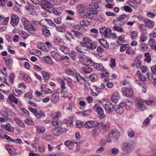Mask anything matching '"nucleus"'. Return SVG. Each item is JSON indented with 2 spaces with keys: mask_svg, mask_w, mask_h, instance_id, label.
<instances>
[{
  "mask_svg": "<svg viewBox=\"0 0 156 156\" xmlns=\"http://www.w3.org/2000/svg\"><path fill=\"white\" fill-rule=\"evenodd\" d=\"M101 125L102 129L105 132L107 131L109 129V127L110 125L109 122H101Z\"/></svg>",
  "mask_w": 156,
  "mask_h": 156,
  "instance_id": "19",
  "label": "nucleus"
},
{
  "mask_svg": "<svg viewBox=\"0 0 156 156\" xmlns=\"http://www.w3.org/2000/svg\"><path fill=\"white\" fill-rule=\"evenodd\" d=\"M92 3L90 4L88 7L90 11L91 9L98 8L99 7V4L101 3L100 0H92Z\"/></svg>",
  "mask_w": 156,
  "mask_h": 156,
  "instance_id": "13",
  "label": "nucleus"
},
{
  "mask_svg": "<svg viewBox=\"0 0 156 156\" xmlns=\"http://www.w3.org/2000/svg\"><path fill=\"white\" fill-rule=\"evenodd\" d=\"M90 44L89 48H88V49H90L92 50H93L96 49L98 45L97 43L96 42H92Z\"/></svg>",
  "mask_w": 156,
  "mask_h": 156,
  "instance_id": "44",
  "label": "nucleus"
},
{
  "mask_svg": "<svg viewBox=\"0 0 156 156\" xmlns=\"http://www.w3.org/2000/svg\"><path fill=\"white\" fill-rule=\"evenodd\" d=\"M94 87L97 93L95 92L92 89L90 88V93L93 96H97L100 93L102 92V90L101 88L97 87L95 86Z\"/></svg>",
  "mask_w": 156,
  "mask_h": 156,
  "instance_id": "21",
  "label": "nucleus"
},
{
  "mask_svg": "<svg viewBox=\"0 0 156 156\" xmlns=\"http://www.w3.org/2000/svg\"><path fill=\"white\" fill-rule=\"evenodd\" d=\"M87 58L88 57L84 55H81L80 56V61L81 62H86Z\"/></svg>",
  "mask_w": 156,
  "mask_h": 156,
  "instance_id": "63",
  "label": "nucleus"
},
{
  "mask_svg": "<svg viewBox=\"0 0 156 156\" xmlns=\"http://www.w3.org/2000/svg\"><path fill=\"white\" fill-rule=\"evenodd\" d=\"M89 78L91 81L94 82L97 78V76L95 74H92L89 76Z\"/></svg>",
  "mask_w": 156,
  "mask_h": 156,
  "instance_id": "61",
  "label": "nucleus"
},
{
  "mask_svg": "<svg viewBox=\"0 0 156 156\" xmlns=\"http://www.w3.org/2000/svg\"><path fill=\"white\" fill-rule=\"evenodd\" d=\"M113 27L115 31L116 30L122 33H124L125 32L124 30L121 27H116V26H114Z\"/></svg>",
  "mask_w": 156,
  "mask_h": 156,
  "instance_id": "54",
  "label": "nucleus"
},
{
  "mask_svg": "<svg viewBox=\"0 0 156 156\" xmlns=\"http://www.w3.org/2000/svg\"><path fill=\"white\" fill-rule=\"evenodd\" d=\"M109 136L110 138L116 139L119 136V131L115 129L111 130L109 132Z\"/></svg>",
  "mask_w": 156,
  "mask_h": 156,
  "instance_id": "14",
  "label": "nucleus"
},
{
  "mask_svg": "<svg viewBox=\"0 0 156 156\" xmlns=\"http://www.w3.org/2000/svg\"><path fill=\"white\" fill-rule=\"evenodd\" d=\"M66 125L69 127L72 126H73L72 118L70 117L66 121Z\"/></svg>",
  "mask_w": 156,
  "mask_h": 156,
  "instance_id": "60",
  "label": "nucleus"
},
{
  "mask_svg": "<svg viewBox=\"0 0 156 156\" xmlns=\"http://www.w3.org/2000/svg\"><path fill=\"white\" fill-rule=\"evenodd\" d=\"M4 60L7 67L9 68H10L11 65L13 62L12 59V58L8 59L7 58H4Z\"/></svg>",
  "mask_w": 156,
  "mask_h": 156,
  "instance_id": "27",
  "label": "nucleus"
},
{
  "mask_svg": "<svg viewBox=\"0 0 156 156\" xmlns=\"http://www.w3.org/2000/svg\"><path fill=\"white\" fill-rule=\"evenodd\" d=\"M119 98V95L117 92H114L111 96V99L112 101L114 103H117Z\"/></svg>",
  "mask_w": 156,
  "mask_h": 156,
  "instance_id": "20",
  "label": "nucleus"
},
{
  "mask_svg": "<svg viewBox=\"0 0 156 156\" xmlns=\"http://www.w3.org/2000/svg\"><path fill=\"white\" fill-rule=\"evenodd\" d=\"M133 143L127 142L124 143L121 146L122 150L126 155H129L131 152Z\"/></svg>",
  "mask_w": 156,
  "mask_h": 156,
  "instance_id": "2",
  "label": "nucleus"
},
{
  "mask_svg": "<svg viewBox=\"0 0 156 156\" xmlns=\"http://www.w3.org/2000/svg\"><path fill=\"white\" fill-rule=\"evenodd\" d=\"M63 129L61 127L54 128L52 129V132L54 135L56 136L60 135L63 132Z\"/></svg>",
  "mask_w": 156,
  "mask_h": 156,
  "instance_id": "16",
  "label": "nucleus"
},
{
  "mask_svg": "<svg viewBox=\"0 0 156 156\" xmlns=\"http://www.w3.org/2000/svg\"><path fill=\"white\" fill-rule=\"evenodd\" d=\"M25 123L28 125H32L34 124V122L28 118H27L25 120Z\"/></svg>",
  "mask_w": 156,
  "mask_h": 156,
  "instance_id": "64",
  "label": "nucleus"
},
{
  "mask_svg": "<svg viewBox=\"0 0 156 156\" xmlns=\"http://www.w3.org/2000/svg\"><path fill=\"white\" fill-rule=\"evenodd\" d=\"M13 92H16V93H15V95L17 96H20L23 94V91L22 90L16 88L13 89Z\"/></svg>",
  "mask_w": 156,
  "mask_h": 156,
  "instance_id": "49",
  "label": "nucleus"
},
{
  "mask_svg": "<svg viewBox=\"0 0 156 156\" xmlns=\"http://www.w3.org/2000/svg\"><path fill=\"white\" fill-rule=\"evenodd\" d=\"M99 43L104 48H109V44L107 41L103 39H100L98 40Z\"/></svg>",
  "mask_w": 156,
  "mask_h": 156,
  "instance_id": "26",
  "label": "nucleus"
},
{
  "mask_svg": "<svg viewBox=\"0 0 156 156\" xmlns=\"http://www.w3.org/2000/svg\"><path fill=\"white\" fill-rule=\"evenodd\" d=\"M83 41L86 44H90L92 42L91 39L88 37H84L83 39Z\"/></svg>",
  "mask_w": 156,
  "mask_h": 156,
  "instance_id": "50",
  "label": "nucleus"
},
{
  "mask_svg": "<svg viewBox=\"0 0 156 156\" xmlns=\"http://www.w3.org/2000/svg\"><path fill=\"white\" fill-rule=\"evenodd\" d=\"M101 132L100 130L98 128H95L91 131V136L92 137H96L98 136Z\"/></svg>",
  "mask_w": 156,
  "mask_h": 156,
  "instance_id": "23",
  "label": "nucleus"
},
{
  "mask_svg": "<svg viewBox=\"0 0 156 156\" xmlns=\"http://www.w3.org/2000/svg\"><path fill=\"white\" fill-rule=\"evenodd\" d=\"M94 109L95 111L97 112L98 117L100 119H103L105 117L103 110L99 104H95L94 106Z\"/></svg>",
  "mask_w": 156,
  "mask_h": 156,
  "instance_id": "5",
  "label": "nucleus"
},
{
  "mask_svg": "<svg viewBox=\"0 0 156 156\" xmlns=\"http://www.w3.org/2000/svg\"><path fill=\"white\" fill-rule=\"evenodd\" d=\"M76 51H78L81 52V53H83L84 52L85 50H86V49L85 48H83L80 45H79L77 46L76 48Z\"/></svg>",
  "mask_w": 156,
  "mask_h": 156,
  "instance_id": "57",
  "label": "nucleus"
},
{
  "mask_svg": "<svg viewBox=\"0 0 156 156\" xmlns=\"http://www.w3.org/2000/svg\"><path fill=\"white\" fill-rule=\"evenodd\" d=\"M62 40L59 37L55 36V37L53 41L55 43L58 44L62 42Z\"/></svg>",
  "mask_w": 156,
  "mask_h": 156,
  "instance_id": "51",
  "label": "nucleus"
},
{
  "mask_svg": "<svg viewBox=\"0 0 156 156\" xmlns=\"http://www.w3.org/2000/svg\"><path fill=\"white\" fill-rule=\"evenodd\" d=\"M140 79L142 81H145L146 80V78L141 73L140 71H138L136 73V74Z\"/></svg>",
  "mask_w": 156,
  "mask_h": 156,
  "instance_id": "40",
  "label": "nucleus"
},
{
  "mask_svg": "<svg viewBox=\"0 0 156 156\" xmlns=\"http://www.w3.org/2000/svg\"><path fill=\"white\" fill-rule=\"evenodd\" d=\"M51 56L57 61L61 59L60 55L56 51H52L51 52Z\"/></svg>",
  "mask_w": 156,
  "mask_h": 156,
  "instance_id": "24",
  "label": "nucleus"
},
{
  "mask_svg": "<svg viewBox=\"0 0 156 156\" xmlns=\"http://www.w3.org/2000/svg\"><path fill=\"white\" fill-rule=\"evenodd\" d=\"M62 8L59 7L52 9V12L57 15H60L62 12Z\"/></svg>",
  "mask_w": 156,
  "mask_h": 156,
  "instance_id": "29",
  "label": "nucleus"
},
{
  "mask_svg": "<svg viewBox=\"0 0 156 156\" xmlns=\"http://www.w3.org/2000/svg\"><path fill=\"white\" fill-rule=\"evenodd\" d=\"M148 44L151 47L155 45L156 43L154 39L152 38H150L149 40Z\"/></svg>",
  "mask_w": 156,
  "mask_h": 156,
  "instance_id": "58",
  "label": "nucleus"
},
{
  "mask_svg": "<svg viewBox=\"0 0 156 156\" xmlns=\"http://www.w3.org/2000/svg\"><path fill=\"white\" fill-rule=\"evenodd\" d=\"M132 105V102L130 101H128L126 102L125 108L128 110L130 109H131Z\"/></svg>",
  "mask_w": 156,
  "mask_h": 156,
  "instance_id": "62",
  "label": "nucleus"
},
{
  "mask_svg": "<svg viewBox=\"0 0 156 156\" xmlns=\"http://www.w3.org/2000/svg\"><path fill=\"white\" fill-rule=\"evenodd\" d=\"M19 19L18 16L16 15H13L12 16L11 19V23L13 27H16L18 24Z\"/></svg>",
  "mask_w": 156,
  "mask_h": 156,
  "instance_id": "15",
  "label": "nucleus"
},
{
  "mask_svg": "<svg viewBox=\"0 0 156 156\" xmlns=\"http://www.w3.org/2000/svg\"><path fill=\"white\" fill-rule=\"evenodd\" d=\"M84 124L83 122L80 120H77L76 122V126L79 128H81L83 126H84Z\"/></svg>",
  "mask_w": 156,
  "mask_h": 156,
  "instance_id": "53",
  "label": "nucleus"
},
{
  "mask_svg": "<svg viewBox=\"0 0 156 156\" xmlns=\"http://www.w3.org/2000/svg\"><path fill=\"white\" fill-rule=\"evenodd\" d=\"M76 8L78 13L80 14H84L87 12L89 9L88 7L83 4H78Z\"/></svg>",
  "mask_w": 156,
  "mask_h": 156,
  "instance_id": "10",
  "label": "nucleus"
},
{
  "mask_svg": "<svg viewBox=\"0 0 156 156\" xmlns=\"http://www.w3.org/2000/svg\"><path fill=\"white\" fill-rule=\"evenodd\" d=\"M53 5L48 2L43 1L41 3V8L47 11L50 13L52 12Z\"/></svg>",
  "mask_w": 156,
  "mask_h": 156,
  "instance_id": "7",
  "label": "nucleus"
},
{
  "mask_svg": "<svg viewBox=\"0 0 156 156\" xmlns=\"http://www.w3.org/2000/svg\"><path fill=\"white\" fill-rule=\"evenodd\" d=\"M8 98L10 101L13 102L16 104L18 103V99L14 96L13 94L10 93L9 95Z\"/></svg>",
  "mask_w": 156,
  "mask_h": 156,
  "instance_id": "35",
  "label": "nucleus"
},
{
  "mask_svg": "<svg viewBox=\"0 0 156 156\" xmlns=\"http://www.w3.org/2000/svg\"><path fill=\"white\" fill-rule=\"evenodd\" d=\"M35 115L38 118H40L41 117H44L45 116L43 111H39L38 112L36 113Z\"/></svg>",
  "mask_w": 156,
  "mask_h": 156,
  "instance_id": "55",
  "label": "nucleus"
},
{
  "mask_svg": "<svg viewBox=\"0 0 156 156\" xmlns=\"http://www.w3.org/2000/svg\"><path fill=\"white\" fill-rule=\"evenodd\" d=\"M42 74L45 80H48L49 78V74L45 71H42Z\"/></svg>",
  "mask_w": 156,
  "mask_h": 156,
  "instance_id": "56",
  "label": "nucleus"
},
{
  "mask_svg": "<svg viewBox=\"0 0 156 156\" xmlns=\"http://www.w3.org/2000/svg\"><path fill=\"white\" fill-rule=\"evenodd\" d=\"M51 100L52 101L55 103H57L59 101V97L58 94H53L51 98Z\"/></svg>",
  "mask_w": 156,
  "mask_h": 156,
  "instance_id": "34",
  "label": "nucleus"
},
{
  "mask_svg": "<svg viewBox=\"0 0 156 156\" xmlns=\"http://www.w3.org/2000/svg\"><path fill=\"white\" fill-rule=\"evenodd\" d=\"M99 123L96 121L90 120L86 122L84 125V127L90 129L98 126Z\"/></svg>",
  "mask_w": 156,
  "mask_h": 156,
  "instance_id": "6",
  "label": "nucleus"
},
{
  "mask_svg": "<svg viewBox=\"0 0 156 156\" xmlns=\"http://www.w3.org/2000/svg\"><path fill=\"white\" fill-rule=\"evenodd\" d=\"M91 112V110H86L83 112L79 111L77 113V114H80V115L85 116L88 115L90 114Z\"/></svg>",
  "mask_w": 156,
  "mask_h": 156,
  "instance_id": "32",
  "label": "nucleus"
},
{
  "mask_svg": "<svg viewBox=\"0 0 156 156\" xmlns=\"http://www.w3.org/2000/svg\"><path fill=\"white\" fill-rule=\"evenodd\" d=\"M42 32L43 35L47 37H49L50 36V33L49 30L46 28L43 30Z\"/></svg>",
  "mask_w": 156,
  "mask_h": 156,
  "instance_id": "46",
  "label": "nucleus"
},
{
  "mask_svg": "<svg viewBox=\"0 0 156 156\" xmlns=\"http://www.w3.org/2000/svg\"><path fill=\"white\" fill-rule=\"evenodd\" d=\"M99 32L104 36L109 38L111 33V30L109 28L103 27L99 28Z\"/></svg>",
  "mask_w": 156,
  "mask_h": 156,
  "instance_id": "8",
  "label": "nucleus"
},
{
  "mask_svg": "<svg viewBox=\"0 0 156 156\" xmlns=\"http://www.w3.org/2000/svg\"><path fill=\"white\" fill-rule=\"evenodd\" d=\"M82 28L81 26L80 25H76L73 26L72 29L71 31L75 32L77 31L80 30Z\"/></svg>",
  "mask_w": 156,
  "mask_h": 156,
  "instance_id": "42",
  "label": "nucleus"
},
{
  "mask_svg": "<svg viewBox=\"0 0 156 156\" xmlns=\"http://www.w3.org/2000/svg\"><path fill=\"white\" fill-rule=\"evenodd\" d=\"M66 73L70 76L73 75L74 74V72L70 68H67L65 70Z\"/></svg>",
  "mask_w": 156,
  "mask_h": 156,
  "instance_id": "48",
  "label": "nucleus"
},
{
  "mask_svg": "<svg viewBox=\"0 0 156 156\" xmlns=\"http://www.w3.org/2000/svg\"><path fill=\"white\" fill-rule=\"evenodd\" d=\"M43 58L45 62L50 64H53V62L51 61V58L49 56H46L43 57Z\"/></svg>",
  "mask_w": 156,
  "mask_h": 156,
  "instance_id": "47",
  "label": "nucleus"
},
{
  "mask_svg": "<svg viewBox=\"0 0 156 156\" xmlns=\"http://www.w3.org/2000/svg\"><path fill=\"white\" fill-rule=\"evenodd\" d=\"M115 109L114 110L118 114L121 115L124 112V109L123 107L119 106L118 105H115Z\"/></svg>",
  "mask_w": 156,
  "mask_h": 156,
  "instance_id": "22",
  "label": "nucleus"
},
{
  "mask_svg": "<svg viewBox=\"0 0 156 156\" xmlns=\"http://www.w3.org/2000/svg\"><path fill=\"white\" fill-rule=\"evenodd\" d=\"M129 17V16L122 14L116 18L117 23L119 25H122L128 20Z\"/></svg>",
  "mask_w": 156,
  "mask_h": 156,
  "instance_id": "9",
  "label": "nucleus"
},
{
  "mask_svg": "<svg viewBox=\"0 0 156 156\" xmlns=\"http://www.w3.org/2000/svg\"><path fill=\"white\" fill-rule=\"evenodd\" d=\"M14 120L15 121L20 127L23 128L25 127V125L23 122L19 118L15 117L14 118Z\"/></svg>",
  "mask_w": 156,
  "mask_h": 156,
  "instance_id": "28",
  "label": "nucleus"
},
{
  "mask_svg": "<svg viewBox=\"0 0 156 156\" xmlns=\"http://www.w3.org/2000/svg\"><path fill=\"white\" fill-rule=\"evenodd\" d=\"M22 21L24 28L30 33L34 34L36 30L34 27L32 25V23H30L28 19L25 18H22Z\"/></svg>",
  "mask_w": 156,
  "mask_h": 156,
  "instance_id": "1",
  "label": "nucleus"
},
{
  "mask_svg": "<svg viewBox=\"0 0 156 156\" xmlns=\"http://www.w3.org/2000/svg\"><path fill=\"white\" fill-rule=\"evenodd\" d=\"M136 107L139 110L143 111L146 109V107L144 104V101L140 98H138L135 100Z\"/></svg>",
  "mask_w": 156,
  "mask_h": 156,
  "instance_id": "3",
  "label": "nucleus"
},
{
  "mask_svg": "<svg viewBox=\"0 0 156 156\" xmlns=\"http://www.w3.org/2000/svg\"><path fill=\"white\" fill-rule=\"evenodd\" d=\"M123 94L127 97H132L133 94V90L131 88L123 87L122 89Z\"/></svg>",
  "mask_w": 156,
  "mask_h": 156,
  "instance_id": "11",
  "label": "nucleus"
},
{
  "mask_svg": "<svg viewBox=\"0 0 156 156\" xmlns=\"http://www.w3.org/2000/svg\"><path fill=\"white\" fill-rule=\"evenodd\" d=\"M60 85L61 88L62 90H63L64 94L67 93V90L66 89L65 84L64 81L63 80H61L60 82Z\"/></svg>",
  "mask_w": 156,
  "mask_h": 156,
  "instance_id": "45",
  "label": "nucleus"
},
{
  "mask_svg": "<svg viewBox=\"0 0 156 156\" xmlns=\"http://www.w3.org/2000/svg\"><path fill=\"white\" fill-rule=\"evenodd\" d=\"M1 127L3 128L6 131L10 132H12L14 130L13 127L9 123H6V125H1Z\"/></svg>",
  "mask_w": 156,
  "mask_h": 156,
  "instance_id": "17",
  "label": "nucleus"
},
{
  "mask_svg": "<svg viewBox=\"0 0 156 156\" xmlns=\"http://www.w3.org/2000/svg\"><path fill=\"white\" fill-rule=\"evenodd\" d=\"M105 110L107 113L112 112L115 109V105L109 102H107L104 105Z\"/></svg>",
  "mask_w": 156,
  "mask_h": 156,
  "instance_id": "12",
  "label": "nucleus"
},
{
  "mask_svg": "<svg viewBox=\"0 0 156 156\" xmlns=\"http://www.w3.org/2000/svg\"><path fill=\"white\" fill-rule=\"evenodd\" d=\"M59 49L65 54H67L69 52V48L66 47L61 46L59 48Z\"/></svg>",
  "mask_w": 156,
  "mask_h": 156,
  "instance_id": "43",
  "label": "nucleus"
},
{
  "mask_svg": "<svg viewBox=\"0 0 156 156\" xmlns=\"http://www.w3.org/2000/svg\"><path fill=\"white\" fill-rule=\"evenodd\" d=\"M51 117L53 120H58L61 116V113L58 112H55L54 114H51Z\"/></svg>",
  "mask_w": 156,
  "mask_h": 156,
  "instance_id": "39",
  "label": "nucleus"
},
{
  "mask_svg": "<svg viewBox=\"0 0 156 156\" xmlns=\"http://www.w3.org/2000/svg\"><path fill=\"white\" fill-rule=\"evenodd\" d=\"M20 75L24 81L26 82L29 83L31 81V78L27 75L24 73H21L20 74Z\"/></svg>",
  "mask_w": 156,
  "mask_h": 156,
  "instance_id": "38",
  "label": "nucleus"
},
{
  "mask_svg": "<svg viewBox=\"0 0 156 156\" xmlns=\"http://www.w3.org/2000/svg\"><path fill=\"white\" fill-rule=\"evenodd\" d=\"M65 36L67 40L71 41V39H73L74 37L71 33L67 32L65 35Z\"/></svg>",
  "mask_w": 156,
  "mask_h": 156,
  "instance_id": "36",
  "label": "nucleus"
},
{
  "mask_svg": "<svg viewBox=\"0 0 156 156\" xmlns=\"http://www.w3.org/2000/svg\"><path fill=\"white\" fill-rule=\"evenodd\" d=\"M128 136L130 138H133L135 136V132L131 129H129L128 131Z\"/></svg>",
  "mask_w": 156,
  "mask_h": 156,
  "instance_id": "59",
  "label": "nucleus"
},
{
  "mask_svg": "<svg viewBox=\"0 0 156 156\" xmlns=\"http://www.w3.org/2000/svg\"><path fill=\"white\" fill-rule=\"evenodd\" d=\"M145 103L147 105H156V98H153L151 99H149L145 101Z\"/></svg>",
  "mask_w": 156,
  "mask_h": 156,
  "instance_id": "30",
  "label": "nucleus"
},
{
  "mask_svg": "<svg viewBox=\"0 0 156 156\" xmlns=\"http://www.w3.org/2000/svg\"><path fill=\"white\" fill-rule=\"evenodd\" d=\"M76 77L77 81L79 83L83 84L85 82L86 80L85 78L80 74H76Z\"/></svg>",
  "mask_w": 156,
  "mask_h": 156,
  "instance_id": "25",
  "label": "nucleus"
},
{
  "mask_svg": "<svg viewBox=\"0 0 156 156\" xmlns=\"http://www.w3.org/2000/svg\"><path fill=\"white\" fill-rule=\"evenodd\" d=\"M146 26L143 24H139V27L140 31L144 34L146 32Z\"/></svg>",
  "mask_w": 156,
  "mask_h": 156,
  "instance_id": "52",
  "label": "nucleus"
},
{
  "mask_svg": "<svg viewBox=\"0 0 156 156\" xmlns=\"http://www.w3.org/2000/svg\"><path fill=\"white\" fill-rule=\"evenodd\" d=\"M144 22L146 26L149 28H152L154 25V22L153 21L147 19H145Z\"/></svg>",
  "mask_w": 156,
  "mask_h": 156,
  "instance_id": "18",
  "label": "nucleus"
},
{
  "mask_svg": "<svg viewBox=\"0 0 156 156\" xmlns=\"http://www.w3.org/2000/svg\"><path fill=\"white\" fill-rule=\"evenodd\" d=\"M153 115L152 114L150 115L149 117L147 118L143 122V126L146 127L148 126L150 123V121Z\"/></svg>",
  "mask_w": 156,
  "mask_h": 156,
  "instance_id": "31",
  "label": "nucleus"
},
{
  "mask_svg": "<svg viewBox=\"0 0 156 156\" xmlns=\"http://www.w3.org/2000/svg\"><path fill=\"white\" fill-rule=\"evenodd\" d=\"M36 128L37 131L39 133H43L45 130V128L42 126H36Z\"/></svg>",
  "mask_w": 156,
  "mask_h": 156,
  "instance_id": "41",
  "label": "nucleus"
},
{
  "mask_svg": "<svg viewBox=\"0 0 156 156\" xmlns=\"http://www.w3.org/2000/svg\"><path fill=\"white\" fill-rule=\"evenodd\" d=\"M93 67L99 71H103L102 76L104 77H108L109 75L106 69H104V68L102 64L100 63H95L94 64Z\"/></svg>",
  "mask_w": 156,
  "mask_h": 156,
  "instance_id": "4",
  "label": "nucleus"
},
{
  "mask_svg": "<svg viewBox=\"0 0 156 156\" xmlns=\"http://www.w3.org/2000/svg\"><path fill=\"white\" fill-rule=\"evenodd\" d=\"M9 20V17L4 18L1 16H0V21L2 25H6Z\"/></svg>",
  "mask_w": 156,
  "mask_h": 156,
  "instance_id": "33",
  "label": "nucleus"
},
{
  "mask_svg": "<svg viewBox=\"0 0 156 156\" xmlns=\"http://www.w3.org/2000/svg\"><path fill=\"white\" fill-rule=\"evenodd\" d=\"M82 69L84 73L86 74L90 73L93 71V69L92 68L87 66L83 67Z\"/></svg>",
  "mask_w": 156,
  "mask_h": 156,
  "instance_id": "37",
  "label": "nucleus"
}]
</instances>
